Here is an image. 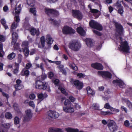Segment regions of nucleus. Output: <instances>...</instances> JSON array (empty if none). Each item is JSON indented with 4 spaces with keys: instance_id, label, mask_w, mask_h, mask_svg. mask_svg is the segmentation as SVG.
Listing matches in <instances>:
<instances>
[{
    "instance_id": "nucleus-46",
    "label": "nucleus",
    "mask_w": 132,
    "mask_h": 132,
    "mask_svg": "<svg viewBox=\"0 0 132 132\" xmlns=\"http://www.w3.org/2000/svg\"><path fill=\"white\" fill-rule=\"evenodd\" d=\"M94 33L99 36H101L102 35V34L100 32L95 30H93Z\"/></svg>"
},
{
    "instance_id": "nucleus-10",
    "label": "nucleus",
    "mask_w": 132,
    "mask_h": 132,
    "mask_svg": "<svg viewBox=\"0 0 132 132\" xmlns=\"http://www.w3.org/2000/svg\"><path fill=\"white\" fill-rule=\"evenodd\" d=\"M28 41H24L22 44L23 52L25 55L27 57L29 54V51L28 49Z\"/></svg>"
},
{
    "instance_id": "nucleus-49",
    "label": "nucleus",
    "mask_w": 132,
    "mask_h": 132,
    "mask_svg": "<svg viewBox=\"0 0 132 132\" xmlns=\"http://www.w3.org/2000/svg\"><path fill=\"white\" fill-rule=\"evenodd\" d=\"M77 76L79 78L84 77L85 75L82 73H78L77 74Z\"/></svg>"
},
{
    "instance_id": "nucleus-37",
    "label": "nucleus",
    "mask_w": 132,
    "mask_h": 132,
    "mask_svg": "<svg viewBox=\"0 0 132 132\" xmlns=\"http://www.w3.org/2000/svg\"><path fill=\"white\" fill-rule=\"evenodd\" d=\"M1 23L3 25L5 29H6L8 28V27L5 24L6 21L4 19H1Z\"/></svg>"
},
{
    "instance_id": "nucleus-7",
    "label": "nucleus",
    "mask_w": 132,
    "mask_h": 132,
    "mask_svg": "<svg viewBox=\"0 0 132 132\" xmlns=\"http://www.w3.org/2000/svg\"><path fill=\"white\" fill-rule=\"evenodd\" d=\"M120 44L119 49L121 51L125 53H128L129 52L130 47L127 41L121 42Z\"/></svg>"
},
{
    "instance_id": "nucleus-28",
    "label": "nucleus",
    "mask_w": 132,
    "mask_h": 132,
    "mask_svg": "<svg viewBox=\"0 0 132 132\" xmlns=\"http://www.w3.org/2000/svg\"><path fill=\"white\" fill-rule=\"evenodd\" d=\"M58 89L60 90L61 92L65 96H67L68 95L67 92H66L65 89L63 87H61L59 86L58 87Z\"/></svg>"
},
{
    "instance_id": "nucleus-54",
    "label": "nucleus",
    "mask_w": 132,
    "mask_h": 132,
    "mask_svg": "<svg viewBox=\"0 0 132 132\" xmlns=\"http://www.w3.org/2000/svg\"><path fill=\"white\" fill-rule=\"evenodd\" d=\"M49 21L51 22L53 24H56L57 23V21L54 19H49Z\"/></svg>"
},
{
    "instance_id": "nucleus-1",
    "label": "nucleus",
    "mask_w": 132,
    "mask_h": 132,
    "mask_svg": "<svg viewBox=\"0 0 132 132\" xmlns=\"http://www.w3.org/2000/svg\"><path fill=\"white\" fill-rule=\"evenodd\" d=\"M64 104L65 106L63 107V109L65 112L69 113L74 112L73 106L69 99H66L64 102Z\"/></svg>"
},
{
    "instance_id": "nucleus-60",
    "label": "nucleus",
    "mask_w": 132,
    "mask_h": 132,
    "mask_svg": "<svg viewBox=\"0 0 132 132\" xmlns=\"http://www.w3.org/2000/svg\"><path fill=\"white\" fill-rule=\"evenodd\" d=\"M32 64L30 63H27L26 65V68L27 69H29L32 66Z\"/></svg>"
},
{
    "instance_id": "nucleus-51",
    "label": "nucleus",
    "mask_w": 132,
    "mask_h": 132,
    "mask_svg": "<svg viewBox=\"0 0 132 132\" xmlns=\"http://www.w3.org/2000/svg\"><path fill=\"white\" fill-rule=\"evenodd\" d=\"M3 126L5 128L8 129L10 128V125L9 123H4Z\"/></svg>"
},
{
    "instance_id": "nucleus-18",
    "label": "nucleus",
    "mask_w": 132,
    "mask_h": 132,
    "mask_svg": "<svg viewBox=\"0 0 132 132\" xmlns=\"http://www.w3.org/2000/svg\"><path fill=\"white\" fill-rule=\"evenodd\" d=\"M16 84L15 85V88L16 90H20L23 87V86L21 84V81L20 79H18L16 81Z\"/></svg>"
},
{
    "instance_id": "nucleus-48",
    "label": "nucleus",
    "mask_w": 132,
    "mask_h": 132,
    "mask_svg": "<svg viewBox=\"0 0 132 132\" xmlns=\"http://www.w3.org/2000/svg\"><path fill=\"white\" fill-rule=\"evenodd\" d=\"M15 56V54L13 52H12L8 55V58H14Z\"/></svg>"
},
{
    "instance_id": "nucleus-20",
    "label": "nucleus",
    "mask_w": 132,
    "mask_h": 132,
    "mask_svg": "<svg viewBox=\"0 0 132 132\" xmlns=\"http://www.w3.org/2000/svg\"><path fill=\"white\" fill-rule=\"evenodd\" d=\"M30 32L31 34L33 36L36 34L37 36H38L39 34V30H36L35 28H32L30 30Z\"/></svg>"
},
{
    "instance_id": "nucleus-16",
    "label": "nucleus",
    "mask_w": 132,
    "mask_h": 132,
    "mask_svg": "<svg viewBox=\"0 0 132 132\" xmlns=\"http://www.w3.org/2000/svg\"><path fill=\"white\" fill-rule=\"evenodd\" d=\"M57 114V113L54 111L50 110L47 112L48 118L51 120L53 119L56 118V115Z\"/></svg>"
},
{
    "instance_id": "nucleus-3",
    "label": "nucleus",
    "mask_w": 132,
    "mask_h": 132,
    "mask_svg": "<svg viewBox=\"0 0 132 132\" xmlns=\"http://www.w3.org/2000/svg\"><path fill=\"white\" fill-rule=\"evenodd\" d=\"M114 24L115 29V31L118 35H123L124 33V30L121 24L116 21L113 22Z\"/></svg>"
},
{
    "instance_id": "nucleus-36",
    "label": "nucleus",
    "mask_w": 132,
    "mask_h": 132,
    "mask_svg": "<svg viewBox=\"0 0 132 132\" xmlns=\"http://www.w3.org/2000/svg\"><path fill=\"white\" fill-rule=\"evenodd\" d=\"M52 81L56 86L58 85V79L57 78V77L53 78L52 79Z\"/></svg>"
},
{
    "instance_id": "nucleus-55",
    "label": "nucleus",
    "mask_w": 132,
    "mask_h": 132,
    "mask_svg": "<svg viewBox=\"0 0 132 132\" xmlns=\"http://www.w3.org/2000/svg\"><path fill=\"white\" fill-rule=\"evenodd\" d=\"M110 105L108 103L105 104L104 105V108L107 109H109L110 108Z\"/></svg>"
},
{
    "instance_id": "nucleus-52",
    "label": "nucleus",
    "mask_w": 132,
    "mask_h": 132,
    "mask_svg": "<svg viewBox=\"0 0 132 132\" xmlns=\"http://www.w3.org/2000/svg\"><path fill=\"white\" fill-rule=\"evenodd\" d=\"M5 40V38L4 36L0 35V43L4 42Z\"/></svg>"
},
{
    "instance_id": "nucleus-61",
    "label": "nucleus",
    "mask_w": 132,
    "mask_h": 132,
    "mask_svg": "<svg viewBox=\"0 0 132 132\" xmlns=\"http://www.w3.org/2000/svg\"><path fill=\"white\" fill-rule=\"evenodd\" d=\"M116 4L117 7H120L121 6H122L120 4V3L119 1H118L117 2Z\"/></svg>"
},
{
    "instance_id": "nucleus-35",
    "label": "nucleus",
    "mask_w": 132,
    "mask_h": 132,
    "mask_svg": "<svg viewBox=\"0 0 132 132\" xmlns=\"http://www.w3.org/2000/svg\"><path fill=\"white\" fill-rule=\"evenodd\" d=\"M30 12L33 14L34 16L36 15V9L34 8H31L30 10Z\"/></svg>"
},
{
    "instance_id": "nucleus-34",
    "label": "nucleus",
    "mask_w": 132,
    "mask_h": 132,
    "mask_svg": "<svg viewBox=\"0 0 132 132\" xmlns=\"http://www.w3.org/2000/svg\"><path fill=\"white\" fill-rule=\"evenodd\" d=\"M71 68L73 70L77 71L78 70V68L73 63L70 64V65Z\"/></svg>"
},
{
    "instance_id": "nucleus-58",
    "label": "nucleus",
    "mask_w": 132,
    "mask_h": 132,
    "mask_svg": "<svg viewBox=\"0 0 132 132\" xmlns=\"http://www.w3.org/2000/svg\"><path fill=\"white\" fill-rule=\"evenodd\" d=\"M15 19V21L17 22L18 23L20 21V19L19 18V16L18 15H16Z\"/></svg>"
},
{
    "instance_id": "nucleus-50",
    "label": "nucleus",
    "mask_w": 132,
    "mask_h": 132,
    "mask_svg": "<svg viewBox=\"0 0 132 132\" xmlns=\"http://www.w3.org/2000/svg\"><path fill=\"white\" fill-rule=\"evenodd\" d=\"M93 107L96 110H98L99 108V107L96 103L93 104L92 105Z\"/></svg>"
},
{
    "instance_id": "nucleus-39",
    "label": "nucleus",
    "mask_w": 132,
    "mask_h": 132,
    "mask_svg": "<svg viewBox=\"0 0 132 132\" xmlns=\"http://www.w3.org/2000/svg\"><path fill=\"white\" fill-rule=\"evenodd\" d=\"M48 132H58V128H50L49 129Z\"/></svg>"
},
{
    "instance_id": "nucleus-42",
    "label": "nucleus",
    "mask_w": 132,
    "mask_h": 132,
    "mask_svg": "<svg viewBox=\"0 0 132 132\" xmlns=\"http://www.w3.org/2000/svg\"><path fill=\"white\" fill-rule=\"evenodd\" d=\"M90 11L93 14L97 13L99 12V11L98 10L95 9H92L91 7H90Z\"/></svg>"
},
{
    "instance_id": "nucleus-21",
    "label": "nucleus",
    "mask_w": 132,
    "mask_h": 132,
    "mask_svg": "<svg viewBox=\"0 0 132 132\" xmlns=\"http://www.w3.org/2000/svg\"><path fill=\"white\" fill-rule=\"evenodd\" d=\"M77 32L80 35L84 36L85 34V31L83 28L81 27H78L77 28Z\"/></svg>"
},
{
    "instance_id": "nucleus-4",
    "label": "nucleus",
    "mask_w": 132,
    "mask_h": 132,
    "mask_svg": "<svg viewBox=\"0 0 132 132\" xmlns=\"http://www.w3.org/2000/svg\"><path fill=\"white\" fill-rule=\"evenodd\" d=\"M107 126L109 130L112 132L116 131L118 129V126L115 122L114 120L110 119L108 120Z\"/></svg>"
},
{
    "instance_id": "nucleus-44",
    "label": "nucleus",
    "mask_w": 132,
    "mask_h": 132,
    "mask_svg": "<svg viewBox=\"0 0 132 132\" xmlns=\"http://www.w3.org/2000/svg\"><path fill=\"white\" fill-rule=\"evenodd\" d=\"M78 0L79 1V3H80V6L83 8L84 9H85V7L84 2L82 1L81 2L80 1H79V0Z\"/></svg>"
},
{
    "instance_id": "nucleus-57",
    "label": "nucleus",
    "mask_w": 132,
    "mask_h": 132,
    "mask_svg": "<svg viewBox=\"0 0 132 132\" xmlns=\"http://www.w3.org/2000/svg\"><path fill=\"white\" fill-rule=\"evenodd\" d=\"M29 105L32 107L33 108L35 107V104L33 101H30L29 103Z\"/></svg>"
},
{
    "instance_id": "nucleus-29",
    "label": "nucleus",
    "mask_w": 132,
    "mask_h": 132,
    "mask_svg": "<svg viewBox=\"0 0 132 132\" xmlns=\"http://www.w3.org/2000/svg\"><path fill=\"white\" fill-rule=\"evenodd\" d=\"M27 4L31 7L33 6L34 5L35 2L33 0H27Z\"/></svg>"
},
{
    "instance_id": "nucleus-15",
    "label": "nucleus",
    "mask_w": 132,
    "mask_h": 132,
    "mask_svg": "<svg viewBox=\"0 0 132 132\" xmlns=\"http://www.w3.org/2000/svg\"><path fill=\"white\" fill-rule=\"evenodd\" d=\"M91 66L94 68L98 70H102L104 68L101 64L97 62L92 64Z\"/></svg>"
},
{
    "instance_id": "nucleus-47",
    "label": "nucleus",
    "mask_w": 132,
    "mask_h": 132,
    "mask_svg": "<svg viewBox=\"0 0 132 132\" xmlns=\"http://www.w3.org/2000/svg\"><path fill=\"white\" fill-rule=\"evenodd\" d=\"M37 95L38 99H40L41 101L42 100L44 99L42 93L38 94Z\"/></svg>"
},
{
    "instance_id": "nucleus-25",
    "label": "nucleus",
    "mask_w": 132,
    "mask_h": 132,
    "mask_svg": "<svg viewBox=\"0 0 132 132\" xmlns=\"http://www.w3.org/2000/svg\"><path fill=\"white\" fill-rule=\"evenodd\" d=\"M87 93L88 95H93L95 94L94 92L91 88L89 86L87 87L86 88Z\"/></svg>"
},
{
    "instance_id": "nucleus-56",
    "label": "nucleus",
    "mask_w": 132,
    "mask_h": 132,
    "mask_svg": "<svg viewBox=\"0 0 132 132\" xmlns=\"http://www.w3.org/2000/svg\"><path fill=\"white\" fill-rule=\"evenodd\" d=\"M69 99L72 102H74L76 100L75 98L72 96H69Z\"/></svg>"
},
{
    "instance_id": "nucleus-64",
    "label": "nucleus",
    "mask_w": 132,
    "mask_h": 132,
    "mask_svg": "<svg viewBox=\"0 0 132 132\" xmlns=\"http://www.w3.org/2000/svg\"><path fill=\"white\" fill-rule=\"evenodd\" d=\"M2 94L4 97H6L7 99L9 97L8 94L5 93L4 92H2Z\"/></svg>"
},
{
    "instance_id": "nucleus-27",
    "label": "nucleus",
    "mask_w": 132,
    "mask_h": 132,
    "mask_svg": "<svg viewBox=\"0 0 132 132\" xmlns=\"http://www.w3.org/2000/svg\"><path fill=\"white\" fill-rule=\"evenodd\" d=\"M67 132H78V129H73L70 127H68L65 129Z\"/></svg>"
},
{
    "instance_id": "nucleus-31",
    "label": "nucleus",
    "mask_w": 132,
    "mask_h": 132,
    "mask_svg": "<svg viewBox=\"0 0 132 132\" xmlns=\"http://www.w3.org/2000/svg\"><path fill=\"white\" fill-rule=\"evenodd\" d=\"M112 112L110 111H103L101 112V114L102 116L110 115V114H112Z\"/></svg>"
},
{
    "instance_id": "nucleus-40",
    "label": "nucleus",
    "mask_w": 132,
    "mask_h": 132,
    "mask_svg": "<svg viewBox=\"0 0 132 132\" xmlns=\"http://www.w3.org/2000/svg\"><path fill=\"white\" fill-rule=\"evenodd\" d=\"M13 106L15 110L17 111L18 113L19 114H22V113L21 111L18 108V107L16 106L15 104Z\"/></svg>"
},
{
    "instance_id": "nucleus-32",
    "label": "nucleus",
    "mask_w": 132,
    "mask_h": 132,
    "mask_svg": "<svg viewBox=\"0 0 132 132\" xmlns=\"http://www.w3.org/2000/svg\"><path fill=\"white\" fill-rule=\"evenodd\" d=\"M14 123L15 125L19 124L20 122V120L19 118L17 116L15 117L14 119Z\"/></svg>"
},
{
    "instance_id": "nucleus-62",
    "label": "nucleus",
    "mask_w": 132,
    "mask_h": 132,
    "mask_svg": "<svg viewBox=\"0 0 132 132\" xmlns=\"http://www.w3.org/2000/svg\"><path fill=\"white\" fill-rule=\"evenodd\" d=\"M35 97V96L34 94H31L29 96L30 99L32 100L34 99Z\"/></svg>"
},
{
    "instance_id": "nucleus-45",
    "label": "nucleus",
    "mask_w": 132,
    "mask_h": 132,
    "mask_svg": "<svg viewBox=\"0 0 132 132\" xmlns=\"http://www.w3.org/2000/svg\"><path fill=\"white\" fill-rule=\"evenodd\" d=\"M126 92L129 94H131L132 93V88H127L126 90Z\"/></svg>"
},
{
    "instance_id": "nucleus-22",
    "label": "nucleus",
    "mask_w": 132,
    "mask_h": 132,
    "mask_svg": "<svg viewBox=\"0 0 132 132\" xmlns=\"http://www.w3.org/2000/svg\"><path fill=\"white\" fill-rule=\"evenodd\" d=\"M12 44H15L18 38V35L15 32H13L12 34Z\"/></svg>"
},
{
    "instance_id": "nucleus-12",
    "label": "nucleus",
    "mask_w": 132,
    "mask_h": 132,
    "mask_svg": "<svg viewBox=\"0 0 132 132\" xmlns=\"http://www.w3.org/2000/svg\"><path fill=\"white\" fill-rule=\"evenodd\" d=\"M72 14L74 17L77 18L79 20H81L83 18V16L79 10H72Z\"/></svg>"
},
{
    "instance_id": "nucleus-59",
    "label": "nucleus",
    "mask_w": 132,
    "mask_h": 132,
    "mask_svg": "<svg viewBox=\"0 0 132 132\" xmlns=\"http://www.w3.org/2000/svg\"><path fill=\"white\" fill-rule=\"evenodd\" d=\"M36 65L38 68H40L42 70H44L43 68V64L42 63H41L40 65L39 64H36Z\"/></svg>"
},
{
    "instance_id": "nucleus-9",
    "label": "nucleus",
    "mask_w": 132,
    "mask_h": 132,
    "mask_svg": "<svg viewBox=\"0 0 132 132\" xmlns=\"http://www.w3.org/2000/svg\"><path fill=\"white\" fill-rule=\"evenodd\" d=\"M35 84L36 88L40 89H45L47 86V84L46 82H42L39 80L36 81Z\"/></svg>"
},
{
    "instance_id": "nucleus-6",
    "label": "nucleus",
    "mask_w": 132,
    "mask_h": 132,
    "mask_svg": "<svg viewBox=\"0 0 132 132\" xmlns=\"http://www.w3.org/2000/svg\"><path fill=\"white\" fill-rule=\"evenodd\" d=\"M89 26L92 28L100 31L102 30L103 27L102 25L94 20H91L89 22Z\"/></svg>"
},
{
    "instance_id": "nucleus-53",
    "label": "nucleus",
    "mask_w": 132,
    "mask_h": 132,
    "mask_svg": "<svg viewBox=\"0 0 132 132\" xmlns=\"http://www.w3.org/2000/svg\"><path fill=\"white\" fill-rule=\"evenodd\" d=\"M124 125L126 127H128L129 126L130 123L129 121L128 120H126L124 121Z\"/></svg>"
},
{
    "instance_id": "nucleus-63",
    "label": "nucleus",
    "mask_w": 132,
    "mask_h": 132,
    "mask_svg": "<svg viewBox=\"0 0 132 132\" xmlns=\"http://www.w3.org/2000/svg\"><path fill=\"white\" fill-rule=\"evenodd\" d=\"M29 72L28 70H26L24 71V74L25 75L27 76L29 75Z\"/></svg>"
},
{
    "instance_id": "nucleus-30",
    "label": "nucleus",
    "mask_w": 132,
    "mask_h": 132,
    "mask_svg": "<svg viewBox=\"0 0 132 132\" xmlns=\"http://www.w3.org/2000/svg\"><path fill=\"white\" fill-rule=\"evenodd\" d=\"M21 10V5L19 4L18 7H16L15 9V12L16 14H19Z\"/></svg>"
},
{
    "instance_id": "nucleus-8",
    "label": "nucleus",
    "mask_w": 132,
    "mask_h": 132,
    "mask_svg": "<svg viewBox=\"0 0 132 132\" xmlns=\"http://www.w3.org/2000/svg\"><path fill=\"white\" fill-rule=\"evenodd\" d=\"M63 34L64 35H71L74 34L75 31L71 27L67 26H64L62 29Z\"/></svg>"
},
{
    "instance_id": "nucleus-17",
    "label": "nucleus",
    "mask_w": 132,
    "mask_h": 132,
    "mask_svg": "<svg viewBox=\"0 0 132 132\" xmlns=\"http://www.w3.org/2000/svg\"><path fill=\"white\" fill-rule=\"evenodd\" d=\"M113 84H118V85L119 86L120 88H124L125 87V85L122 81L120 79H116L114 80L113 81Z\"/></svg>"
},
{
    "instance_id": "nucleus-41",
    "label": "nucleus",
    "mask_w": 132,
    "mask_h": 132,
    "mask_svg": "<svg viewBox=\"0 0 132 132\" xmlns=\"http://www.w3.org/2000/svg\"><path fill=\"white\" fill-rule=\"evenodd\" d=\"M56 77L54 75L53 73L52 72H50L48 73V77L50 79H52Z\"/></svg>"
},
{
    "instance_id": "nucleus-5",
    "label": "nucleus",
    "mask_w": 132,
    "mask_h": 132,
    "mask_svg": "<svg viewBox=\"0 0 132 132\" xmlns=\"http://www.w3.org/2000/svg\"><path fill=\"white\" fill-rule=\"evenodd\" d=\"M72 85H73L76 88L79 90L81 89L83 87V84L82 82L77 79L74 80L72 78L70 81Z\"/></svg>"
},
{
    "instance_id": "nucleus-33",
    "label": "nucleus",
    "mask_w": 132,
    "mask_h": 132,
    "mask_svg": "<svg viewBox=\"0 0 132 132\" xmlns=\"http://www.w3.org/2000/svg\"><path fill=\"white\" fill-rule=\"evenodd\" d=\"M5 117L7 119H11L12 117V115L10 112H7L5 113Z\"/></svg>"
},
{
    "instance_id": "nucleus-24",
    "label": "nucleus",
    "mask_w": 132,
    "mask_h": 132,
    "mask_svg": "<svg viewBox=\"0 0 132 132\" xmlns=\"http://www.w3.org/2000/svg\"><path fill=\"white\" fill-rule=\"evenodd\" d=\"M85 42L86 44L88 47H91L93 46V43L91 39H86L85 40Z\"/></svg>"
},
{
    "instance_id": "nucleus-38",
    "label": "nucleus",
    "mask_w": 132,
    "mask_h": 132,
    "mask_svg": "<svg viewBox=\"0 0 132 132\" xmlns=\"http://www.w3.org/2000/svg\"><path fill=\"white\" fill-rule=\"evenodd\" d=\"M123 6H121L119 7V9L118 10V13L120 14L122 16V14L123 12Z\"/></svg>"
},
{
    "instance_id": "nucleus-26",
    "label": "nucleus",
    "mask_w": 132,
    "mask_h": 132,
    "mask_svg": "<svg viewBox=\"0 0 132 132\" xmlns=\"http://www.w3.org/2000/svg\"><path fill=\"white\" fill-rule=\"evenodd\" d=\"M46 40L47 43L50 44L52 43L53 41V38L49 35H47L46 36Z\"/></svg>"
},
{
    "instance_id": "nucleus-19",
    "label": "nucleus",
    "mask_w": 132,
    "mask_h": 132,
    "mask_svg": "<svg viewBox=\"0 0 132 132\" xmlns=\"http://www.w3.org/2000/svg\"><path fill=\"white\" fill-rule=\"evenodd\" d=\"M58 69L59 70V71L62 73L63 75L65 76L66 75L67 72L65 69L64 68L63 65H60L59 66H58Z\"/></svg>"
},
{
    "instance_id": "nucleus-2",
    "label": "nucleus",
    "mask_w": 132,
    "mask_h": 132,
    "mask_svg": "<svg viewBox=\"0 0 132 132\" xmlns=\"http://www.w3.org/2000/svg\"><path fill=\"white\" fill-rule=\"evenodd\" d=\"M81 47L80 43L76 40H73L69 44V47L72 50L78 51Z\"/></svg>"
},
{
    "instance_id": "nucleus-13",
    "label": "nucleus",
    "mask_w": 132,
    "mask_h": 132,
    "mask_svg": "<svg viewBox=\"0 0 132 132\" xmlns=\"http://www.w3.org/2000/svg\"><path fill=\"white\" fill-rule=\"evenodd\" d=\"M25 112L26 114L23 119V121L24 122H26L29 121L31 118L32 115L30 110H28L26 111Z\"/></svg>"
},
{
    "instance_id": "nucleus-11",
    "label": "nucleus",
    "mask_w": 132,
    "mask_h": 132,
    "mask_svg": "<svg viewBox=\"0 0 132 132\" xmlns=\"http://www.w3.org/2000/svg\"><path fill=\"white\" fill-rule=\"evenodd\" d=\"M97 74L103 78L110 79L112 77V75L109 72L99 71L97 72Z\"/></svg>"
},
{
    "instance_id": "nucleus-14",
    "label": "nucleus",
    "mask_w": 132,
    "mask_h": 132,
    "mask_svg": "<svg viewBox=\"0 0 132 132\" xmlns=\"http://www.w3.org/2000/svg\"><path fill=\"white\" fill-rule=\"evenodd\" d=\"M45 13L48 15L50 14L53 15L54 16H57V11L56 10L53 9L46 8L45 9Z\"/></svg>"
},
{
    "instance_id": "nucleus-43",
    "label": "nucleus",
    "mask_w": 132,
    "mask_h": 132,
    "mask_svg": "<svg viewBox=\"0 0 132 132\" xmlns=\"http://www.w3.org/2000/svg\"><path fill=\"white\" fill-rule=\"evenodd\" d=\"M17 26V24L14 22L13 23L11 26L12 29L11 31H13L12 30L15 29Z\"/></svg>"
},
{
    "instance_id": "nucleus-23",
    "label": "nucleus",
    "mask_w": 132,
    "mask_h": 132,
    "mask_svg": "<svg viewBox=\"0 0 132 132\" xmlns=\"http://www.w3.org/2000/svg\"><path fill=\"white\" fill-rule=\"evenodd\" d=\"M40 44L38 45V47L40 48L43 47L45 46V38L44 36H42L40 38Z\"/></svg>"
}]
</instances>
